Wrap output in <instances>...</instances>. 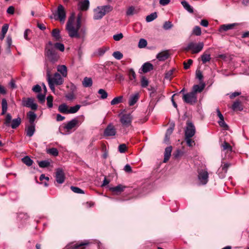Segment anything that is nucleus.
<instances>
[{"instance_id":"f257e3e1","label":"nucleus","mask_w":249,"mask_h":249,"mask_svg":"<svg viewBox=\"0 0 249 249\" xmlns=\"http://www.w3.org/2000/svg\"><path fill=\"white\" fill-rule=\"evenodd\" d=\"M82 15L79 14L77 16L76 21L75 22V14L72 13L69 17L66 24V30L69 36L71 38L81 37L79 30L81 26Z\"/></svg>"},{"instance_id":"f03ea898","label":"nucleus","mask_w":249,"mask_h":249,"mask_svg":"<svg viewBox=\"0 0 249 249\" xmlns=\"http://www.w3.org/2000/svg\"><path fill=\"white\" fill-rule=\"evenodd\" d=\"M45 54L52 63H54L57 62L59 57L56 50L53 46V43L51 41L49 42L48 44L46 46Z\"/></svg>"},{"instance_id":"7ed1b4c3","label":"nucleus","mask_w":249,"mask_h":249,"mask_svg":"<svg viewBox=\"0 0 249 249\" xmlns=\"http://www.w3.org/2000/svg\"><path fill=\"white\" fill-rule=\"evenodd\" d=\"M112 9V7L109 5L98 6L94 10L93 18L95 20L100 19Z\"/></svg>"},{"instance_id":"20e7f679","label":"nucleus","mask_w":249,"mask_h":249,"mask_svg":"<svg viewBox=\"0 0 249 249\" xmlns=\"http://www.w3.org/2000/svg\"><path fill=\"white\" fill-rule=\"evenodd\" d=\"M12 117L10 113L6 114L4 120V124L6 126H11L13 129L17 128L21 124V120L20 117L12 120Z\"/></svg>"},{"instance_id":"39448f33","label":"nucleus","mask_w":249,"mask_h":249,"mask_svg":"<svg viewBox=\"0 0 249 249\" xmlns=\"http://www.w3.org/2000/svg\"><path fill=\"white\" fill-rule=\"evenodd\" d=\"M204 47V43L203 42H199L196 44L194 42H190L187 46L185 48L186 51H192V53H197L200 52Z\"/></svg>"},{"instance_id":"423d86ee","label":"nucleus","mask_w":249,"mask_h":249,"mask_svg":"<svg viewBox=\"0 0 249 249\" xmlns=\"http://www.w3.org/2000/svg\"><path fill=\"white\" fill-rule=\"evenodd\" d=\"M66 13L64 7L62 5L59 4L55 13H54V18L59 20L61 22L64 23L66 17Z\"/></svg>"},{"instance_id":"0eeeda50","label":"nucleus","mask_w":249,"mask_h":249,"mask_svg":"<svg viewBox=\"0 0 249 249\" xmlns=\"http://www.w3.org/2000/svg\"><path fill=\"white\" fill-rule=\"evenodd\" d=\"M119 117L120 121L124 127H127L131 125L132 116L131 114H120Z\"/></svg>"},{"instance_id":"6e6552de","label":"nucleus","mask_w":249,"mask_h":249,"mask_svg":"<svg viewBox=\"0 0 249 249\" xmlns=\"http://www.w3.org/2000/svg\"><path fill=\"white\" fill-rule=\"evenodd\" d=\"M182 99L184 102L190 105L195 104L197 101V95L192 91L183 94Z\"/></svg>"},{"instance_id":"1a4fd4ad","label":"nucleus","mask_w":249,"mask_h":249,"mask_svg":"<svg viewBox=\"0 0 249 249\" xmlns=\"http://www.w3.org/2000/svg\"><path fill=\"white\" fill-rule=\"evenodd\" d=\"M196 133V128L192 123L188 122L185 130V137H192Z\"/></svg>"},{"instance_id":"9d476101","label":"nucleus","mask_w":249,"mask_h":249,"mask_svg":"<svg viewBox=\"0 0 249 249\" xmlns=\"http://www.w3.org/2000/svg\"><path fill=\"white\" fill-rule=\"evenodd\" d=\"M22 105L24 107H30L33 110H36L37 107V105L34 103L32 98H28L27 99L24 98L22 100Z\"/></svg>"},{"instance_id":"9b49d317","label":"nucleus","mask_w":249,"mask_h":249,"mask_svg":"<svg viewBox=\"0 0 249 249\" xmlns=\"http://www.w3.org/2000/svg\"><path fill=\"white\" fill-rule=\"evenodd\" d=\"M55 179L56 182L59 184H62L64 182L65 177L62 169L57 168L56 169Z\"/></svg>"},{"instance_id":"f8f14e48","label":"nucleus","mask_w":249,"mask_h":249,"mask_svg":"<svg viewBox=\"0 0 249 249\" xmlns=\"http://www.w3.org/2000/svg\"><path fill=\"white\" fill-rule=\"evenodd\" d=\"M116 129L112 124H109L105 128L104 135L107 137L114 136L116 135Z\"/></svg>"},{"instance_id":"ddd939ff","label":"nucleus","mask_w":249,"mask_h":249,"mask_svg":"<svg viewBox=\"0 0 249 249\" xmlns=\"http://www.w3.org/2000/svg\"><path fill=\"white\" fill-rule=\"evenodd\" d=\"M198 178L202 184H206L208 181V173L207 171L201 170L198 172Z\"/></svg>"},{"instance_id":"4468645a","label":"nucleus","mask_w":249,"mask_h":249,"mask_svg":"<svg viewBox=\"0 0 249 249\" xmlns=\"http://www.w3.org/2000/svg\"><path fill=\"white\" fill-rule=\"evenodd\" d=\"M79 121L76 118H74L68 122L67 124L65 125L64 128L67 130V132H69L72 128L78 127L79 126Z\"/></svg>"},{"instance_id":"2eb2a0df","label":"nucleus","mask_w":249,"mask_h":249,"mask_svg":"<svg viewBox=\"0 0 249 249\" xmlns=\"http://www.w3.org/2000/svg\"><path fill=\"white\" fill-rule=\"evenodd\" d=\"M230 165L231 164L230 163H224L219 168L218 170V175L220 178H222L225 177L226 174L228 171V169L230 166Z\"/></svg>"},{"instance_id":"dca6fc26","label":"nucleus","mask_w":249,"mask_h":249,"mask_svg":"<svg viewBox=\"0 0 249 249\" xmlns=\"http://www.w3.org/2000/svg\"><path fill=\"white\" fill-rule=\"evenodd\" d=\"M50 79L51 80L52 83L56 85H60L62 84L64 82L62 77L58 73H55L53 77L50 76Z\"/></svg>"},{"instance_id":"f3484780","label":"nucleus","mask_w":249,"mask_h":249,"mask_svg":"<svg viewBox=\"0 0 249 249\" xmlns=\"http://www.w3.org/2000/svg\"><path fill=\"white\" fill-rule=\"evenodd\" d=\"M89 0L81 1L78 4V9L81 11H86L89 9Z\"/></svg>"},{"instance_id":"a211bd4d","label":"nucleus","mask_w":249,"mask_h":249,"mask_svg":"<svg viewBox=\"0 0 249 249\" xmlns=\"http://www.w3.org/2000/svg\"><path fill=\"white\" fill-rule=\"evenodd\" d=\"M53 64L51 62L50 63H46L45 69L46 71L47 79H49L51 76L52 70L54 68Z\"/></svg>"},{"instance_id":"6ab92c4d","label":"nucleus","mask_w":249,"mask_h":249,"mask_svg":"<svg viewBox=\"0 0 249 249\" xmlns=\"http://www.w3.org/2000/svg\"><path fill=\"white\" fill-rule=\"evenodd\" d=\"M141 69L143 73H147L153 69V66L149 62H146L142 65Z\"/></svg>"},{"instance_id":"aec40b11","label":"nucleus","mask_w":249,"mask_h":249,"mask_svg":"<svg viewBox=\"0 0 249 249\" xmlns=\"http://www.w3.org/2000/svg\"><path fill=\"white\" fill-rule=\"evenodd\" d=\"M210 49L204 52L201 56V61L203 64H205L206 62L210 61L211 59V54L209 52Z\"/></svg>"},{"instance_id":"412c9836","label":"nucleus","mask_w":249,"mask_h":249,"mask_svg":"<svg viewBox=\"0 0 249 249\" xmlns=\"http://www.w3.org/2000/svg\"><path fill=\"white\" fill-rule=\"evenodd\" d=\"M35 124H31L26 127V135L31 137L33 136L35 132Z\"/></svg>"},{"instance_id":"4be33fe9","label":"nucleus","mask_w":249,"mask_h":249,"mask_svg":"<svg viewBox=\"0 0 249 249\" xmlns=\"http://www.w3.org/2000/svg\"><path fill=\"white\" fill-rule=\"evenodd\" d=\"M139 98V94L138 93H137L135 94H133L130 96L128 104L130 106H133L135 104L137 103Z\"/></svg>"},{"instance_id":"5701e85b","label":"nucleus","mask_w":249,"mask_h":249,"mask_svg":"<svg viewBox=\"0 0 249 249\" xmlns=\"http://www.w3.org/2000/svg\"><path fill=\"white\" fill-rule=\"evenodd\" d=\"M172 150V147L171 146H168L165 148L163 162H166L169 160L171 156Z\"/></svg>"},{"instance_id":"b1692460","label":"nucleus","mask_w":249,"mask_h":249,"mask_svg":"<svg viewBox=\"0 0 249 249\" xmlns=\"http://www.w3.org/2000/svg\"><path fill=\"white\" fill-rule=\"evenodd\" d=\"M169 57V53L167 51H163L157 55V58L160 61H164Z\"/></svg>"},{"instance_id":"393cba45","label":"nucleus","mask_w":249,"mask_h":249,"mask_svg":"<svg viewBox=\"0 0 249 249\" xmlns=\"http://www.w3.org/2000/svg\"><path fill=\"white\" fill-rule=\"evenodd\" d=\"M128 76L129 80L132 81L133 83L136 82V74L133 69H129L128 71Z\"/></svg>"},{"instance_id":"a878e982","label":"nucleus","mask_w":249,"mask_h":249,"mask_svg":"<svg viewBox=\"0 0 249 249\" xmlns=\"http://www.w3.org/2000/svg\"><path fill=\"white\" fill-rule=\"evenodd\" d=\"M92 83V80L90 77H85L82 81V85L85 88H89L91 87Z\"/></svg>"},{"instance_id":"bb28decb","label":"nucleus","mask_w":249,"mask_h":249,"mask_svg":"<svg viewBox=\"0 0 249 249\" xmlns=\"http://www.w3.org/2000/svg\"><path fill=\"white\" fill-rule=\"evenodd\" d=\"M139 11V9H137L135 7L132 6L128 8L126 12V14L128 16H132L134 14H137L138 13Z\"/></svg>"},{"instance_id":"cd10ccee","label":"nucleus","mask_w":249,"mask_h":249,"mask_svg":"<svg viewBox=\"0 0 249 249\" xmlns=\"http://www.w3.org/2000/svg\"><path fill=\"white\" fill-rule=\"evenodd\" d=\"M235 25V23L230 24H223L220 27V28L219 29V31L220 32H222L223 31H227L229 30L232 29L234 27Z\"/></svg>"},{"instance_id":"c85d7f7f","label":"nucleus","mask_w":249,"mask_h":249,"mask_svg":"<svg viewBox=\"0 0 249 249\" xmlns=\"http://www.w3.org/2000/svg\"><path fill=\"white\" fill-rule=\"evenodd\" d=\"M204 87V85H195L193 87L192 92H193L196 95L197 93H200L203 90Z\"/></svg>"},{"instance_id":"c756f323","label":"nucleus","mask_w":249,"mask_h":249,"mask_svg":"<svg viewBox=\"0 0 249 249\" xmlns=\"http://www.w3.org/2000/svg\"><path fill=\"white\" fill-rule=\"evenodd\" d=\"M125 188V186L119 184L116 187L110 188V190L113 192L118 194L123 192Z\"/></svg>"},{"instance_id":"7c9ffc66","label":"nucleus","mask_w":249,"mask_h":249,"mask_svg":"<svg viewBox=\"0 0 249 249\" xmlns=\"http://www.w3.org/2000/svg\"><path fill=\"white\" fill-rule=\"evenodd\" d=\"M89 242L87 241H82L80 243H77L74 245H71L70 248H71L72 249H78L84 246H87L89 245Z\"/></svg>"},{"instance_id":"2f4dec72","label":"nucleus","mask_w":249,"mask_h":249,"mask_svg":"<svg viewBox=\"0 0 249 249\" xmlns=\"http://www.w3.org/2000/svg\"><path fill=\"white\" fill-rule=\"evenodd\" d=\"M57 71L61 73L62 76L64 77L67 75V69L65 65H59L57 67Z\"/></svg>"},{"instance_id":"473e14b6","label":"nucleus","mask_w":249,"mask_h":249,"mask_svg":"<svg viewBox=\"0 0 249 249\" xmlns=\"http://www.w3.org/2000/svg\"><path fill=\"white\" fill-rule=\"evenodd\" d=\"M58 110L62 113L69 114V107L65 104H62L59 105Z\"/></svg>"},{"instance_id":"72a5a7b5","label":"nucleus","mask_w":249,"mask_h":249,"mask_svg":"<svg viewBox=\"0 0 249 249\" xmlns=\"http://www.w3.org/2000/svg\"><path fill=\"white\" fill-rule=\"evenodd\" d=\"M181 4L188 12L192 13L194 12L193 7L185 0L181 2Z\"/></svg>"},{"instance_id":"f704fd0d","label":"nucleus","mask_w":249,"mask_h":249,"mask_svg":"<svg viewBox=\"0 0 249 249\" xmlns=\"http://www.w3.org/2000/svg\"><path fill=\"white\" fill-rule=\"evenodd\" d=\"M232 109L233 110H238L241 111L243 110V107L241 105V102L239 100L235 101L232 106Z\"/></svg>"},{"instance_id":"c9c22d12","label":"nucleus","mask_w":249,"mask_h":249,"mask_svg":"<svg viewBox=\"0 0 249 249\" xmlns=\"http://www.w3.org/2000/svg\"><path fill=\"white\" fill-rule=\"evenodd\" d=\"M27 116L31 124H34V122L36 118V115L33 111H29L27 113Z\"/></svg>"},{"instance_id":"e433bc0d","label":"nucleus","mask_w":249,"mask_h":249,"mask_svg":"<svg viewBox=\"0 0 249 249\" xmlns=\"http://www.w3.org/2000/svg\"><path fill=\"white\" fill-rule=\"evenodd\" d=\"M123 96H120L114 98L110 102L111 105L118 104L123 102Z\"/></svg>"},{"instance_id":"4c0bfd02","label":"nucleus","mask_w":249,"mask_h":249,"mask_svg":"<svg viewBox=\"0 0 249 249\" xmlns=\"http://www.w3.org/2000/svg\"><path fill=\"white\" fill-rule=\"evenodd\" d=\"M2 105V112L1 114L2 115H4L7 109V103L5 99H3L1 102Z\"/></svg>"},{"instance_id":"58836bf2","label":"nucleus","mask_w":249,"mask_h":249,"mask_svg":"<svg viewBox=\"0 0 249 249\" xmlns=\"http://www.w3.org/2000/svg\"><path fill=\"white\" fill-rule=\"evenodd\" d=\"M52 36L56 40H59L61 38L60 31L57 29H54L53 30Z\"/></svg>"},{"instance_id":"ea45409f","label":"nucleus","mask_w":249,"mask_h":249,"mask_svg":"<svg viewBox=\"0 0 249 249\" xmlns=\"http://www.w3.org/2000/svg\"><path fill=\"white\" fill-rule=\"evenodd\" d=\"M22 161L24 164L29 166H31L33 162V160L28 156H26L22 158Z\"/></svg>"},{"instance_id":"a19ab883","label":"nucleus","mask_w":249,"mask_h":249,"mask_svg":"<svg viewBox=\"0 0 249 249\" xmlns=\"http://www.w3.org/2000/svg\"><path fill=\"white\" fill-rule=\"evenodd\" d=\"M157 18V13L154 12V13H151L149 15H148L146 17V21L148 22H151V21L154 20Z\"/></svg>"},{"instance_id":"79ce46f5","label":"nucleus","mask_w":249,"mask_h":249,"mask_svg":"<svg viewBox=\"0 0 249 249\" xmlns=\"http://www.w3.org/2000/svg\"><path fill=\"white\" fill-rule=\"evenodd\" d=\"M98 93L100 95V98L102 99H105L107 97L108 94L104 89H99L98 91Z\"/></svg>"},{"instance_id":"37998d69","label":"nucleus","mask_w":249,"mask_h":249,"mask_svg":"<svg viewBox=\"0 0 249 249\" xmlns=\"http://www.w3.org/2000/svg\"><path fill=\"white\" fill-rule=\"evenodd\" d=\"M47 153L53 156H57L58 155V151L55 148H52L47 150Z\"/></svg>"},{"instance_id":"c03bdc74","label":"nucleus","mask_w":249,"mask_h":249,"mask_svg":"<svg viewBox=\"0 0 249 249\" xmlns=\"http://www.w3.org/2000/svg\"><path fill=\"white\" fill-rule=\"evenodd\" d=\"M141 84L142 88H146L149 84V81L145 76H142L141 77Z\"/></svg>"},{"instance_id":"a18cd8bd","label":"nucleus","mask_w":249,"mask_h":249,"mask_svg":"<svg viewBox=\"0 0 249 249\" xmlns=\"http://www.w3.org/2000/svg\"><path fill=\"white\" fill-rule=\"evenodd\" d=\"M175 70V69H173L167 71L165 74V78L167 80H171L173 78V74Z\"/></svg>"},{"instance_id":"49530a36","label":"nucleus","mask_w":249,"mask_h":249,"mask_svg":"<svg viewBox=\"0 0 249 249\" xmlns=\"http://www.w3.org/2000/svg\"><path fill=\"white\" fill-rule=\"evenodd\" d=\"M222 146L223 147V150H227V152H231L232 151V147H231V146L230 145L229 143H228L226 142H224L222 143Z\"/></svg>"},{"instance_id":"de8ad7c7","label":"nucleus","mask_w":249,"mask_h":249,"mask_svg":"<svg viewBox=\"0 0 249 249\" xmlns=\"http://www.w3.org/2000/svg\"><path fill=\"white\" fill-rule=\"evenodd\" d=\"M80 108V106L77 105L74 107H70L69 108V114L70 113H75L77 112Z\"/></svg>"},{"instance_id":"09e8293b","label":"nucleus","mask_w":249,"mask_h":249,"mask_svg":"<svg viewBox=\"0 0 249 249\" xmlns=\"http://www.w3.org/2000/svg\"><path fill=\"white\" fill-rule=\"evenodd\" d=\"M53 46L55 49H57L61 52L64 51L65 49L64 45L61 43H56Z\"/></svg>"},{"instance_id":"8fccbe9b","label":"nucleus","mask_w":249,"mask_h":249,"mask_svg":"<svg viewBox=\"0 0 249 249\" xmlns=\"http://www.w3.org/2000/svg\"><path fill=\"white\" fill-rule=\"evenodd\" d=\"M113 56L117 60L121 59L123 57V54L119 51L114 52L112 54Z\"/></svg>"},{"instance_id":"3c124183","label":"nucleus","mask_w":249,"mask_h":249,"mask_svg":"<svg viewBox=\"0 0 249 249\" xmlns=\"http://www.w3.org/2000/svg\"><path fill=\"white\" fill-rule=\"evenodd\" d=\"M50 164V163L48 160H42L40 161L38 163V165L41 168H45L48 167Z\"/></svg>"},{"instance_id":"603ef678","label":"nucleus","mask_w":249,"mask_h":249,"mask_svg":"<svg viewBox=\"0 0 249 249\" xmlns=\"http://www.w3.org/2000/svg\"><path fill=\"white\" fill-rule=\"evenodd\" d=\"M192 137H185V140L188 146L190 147L193 146L195 145V141L192 140L191 138Z\"/></svg>"},{"instance_id":"864d4df0","label":"nucleus","mask_w":249,"mask_h":249,"mask_svg":"<svg viewBox=\"0 0 249 249\" xmlns=\"http://www.w3.org/2000/svg\"><path fill=\"white\" fill-rule=\"evenodd\" d=\"M147 44V41L145 39L141 38L139 40L138 46L140 48H143L146 46Z\"/></svg>"},{"instance_id":"5fc2aeb1","label":"nucleus","mask_w":249,"mask_h":249,"mask_svg":"<svg viewBox=\"0 0 249 249\" xmlns=\"http://www.w3.org/2000/svg\"><path fill=\"white\" fill-rule=\"evenodd\" d=\"M71 189L74 192L77 194H84V191L81 189L80 188L74 187V186H71Z\"/></svg>"},{"instance_id":"6e6d98bb","label":"nucleus","mask_w":249,"mask_h":249,"mask_svg":"<svg viewBox=\"0 0 249 249\" xmlns=\"http://www.w3.org/2000/svg\"><path fill=\"white\" fill-rule=\"evenodd\" d=\"M193 33L196 36H200L201 34V28L199 26H196L193 30Z\"/></svg>"},{"instance_id":"4d7b16f0","label":"nucleus","mask_w":249,"mask_h":249,"mask_svg":"<svg viewBox=\"0 0 249 249\" xmlns=\"http://www.w3.org/2000/svg\"><path fill=\"white\" fill-rule=\"evenodd\" d=\"M193 63V60L192 59H188L187 62H183V65H184V68L186 70H187L188 69L190 66Z\"/></svg>"},{"instance_id":"13d9d810","label":"nucleus","mask_w":249,"mask_h":249,"mask_svg":"<svg viewBox=\"0 0 249 249\" xmlns=\"http://www.w3.org/2000/svg\"><path fill=\"white\" fill-rule=\"evenodd\" d=\"M53 98L52 96H49L47 98V106L49 108L53 107Z\"/></svg>"},{"instance_id":"bf43d9fd","label":"nucleus","mask_w":249,"mask_h":249,"mask_svg":"<svg viewBox=\"0 0 249 249\" xmlns=\"http://www.w3.org/2000/svg\"><path fill=\"white\" fill-rule=\"evenodd\" d=\"M173 26V24L170 21H166L163 24V28L165 30H169Z\"/></svg>"},{"instance_id":"052dcab7","label":"nucleus","mask_w":249,"mask_h":249,"mask_svg":"<svg viewBox=\"0 0 249 249\" xmlns=\"http://www.w3.org/2000/svg\"><path fill=\"white\" fill-rule=\"evenodd\" d=\"M123 35L122 33H119L114 35L113 36V39L115 41H119L123 38Z\"/></svg>"},{"instance_id":"680f3d73","label":"nucleus","mask_w":249,"mask_h":249,"mask_svg":"<svg viewBox=\"0 0 249 249\" xmlns=\"http://www.w3.org/2000/svg\"><path fill=\"white\" fill-rule=\"evenodd\" d=\"M118 149L120 153H124L126 150V146L125 144H121L119 146Z\"/></svg>"},{"instance_id":"e2e57ef3","label":"nucleus","mask_w":249,"mask_h":249,"mask_svg":"<svg viewBox=\"0 0 249 249\" xmlns=\"http://www.w3.org/2000/svg\"><path fill=\"white\" fill-rule=\"evenodd\" d=\"M182 155L183 152L180 150L177 149L175 152H174L173 155L175 158H178Z\"/></svg>"},{"instance_id":"0e129e2a","label":"nucleus","mask_w":249,"mask_h":249,"mask_svg":"<svg viewBox=\"0 0 249 249\" xmlns=\"http://www.w3.org/2000/svg\"><path fill=\"white\" fill-rule=\"evenodd\" d=\"M218 124L221 127L224 128L226 130L228 129V125L225 123L224 119L223 120V121H219Z\"/></svg>"},{"instance_id":"69168bd1","label":"nucleus","mask_w":249,"mask_h":249,"mask_svg":"<svg viewBox=\"0 0 249 249\" xmlns=\"http://www.w3.org/2000/svg\"><path fill=\"white\" fill-rule=\"evenodd\" d=\"M47 80H48V84H49V87H50V89L53 92H54V90H55L54 85H55V84L53 83H52V81H51V80L50 78L49 79H47Z\"/></svg>"},{"instance_id":"338daca9","label":"nucleus","mask_w":249,"mask_h":249,"mask_svg":"<svg viewBox=\"0 0 249 249\" xmlns=\"http://www.w3.org/2000/svg\"><path fill=\"white\" fill-rule=\"evenodd\" d=\"M174 127V125L167 129L165 134V135H166V138H167L168 137H170L171 134L173 133Z\"/></svg>"},{"instance_id":"774afa93","label":"nucleus","mask_w":249,"mask_h":249,"mask_svg":"<svg viewBox=\"0 0 249 249\" xmlns=\"http://www.w3.org/2000/svg\"><path fill=\"white\" fill-rule=\"evenodd\" d=\"M37 99L41 103H43L45 101V95L43 94H39L37 95Z\"/></svg>"}]
</instances>
